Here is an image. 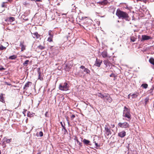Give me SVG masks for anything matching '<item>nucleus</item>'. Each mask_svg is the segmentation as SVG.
<instances>
[{
	"label": "nucleus",
	"instance_id": "nucleus-1",
	"mask_svg": "<svg viewBox=\"0 0 154 154\" xmlns=\"http://www.w3.org/2000/svg\"><path fill=\"white\" fill-rule=\"evenodd\" d=\"M116 14L119 18L124 19L127 21L130 20L128 14L125 12L117 10Z\"/></svg>",
	"mask_w": 154,
	"mask_h": 154
},
{
	"label": "nucleus",
	"instance_id": "nucleus-2",
	"mask_svg": "<svg viewBox=\"0 0 154 154\" xmlns=\"http://www.w3.org/2000/svg\"><path fill=\"white\" fill-rule=\"evenodd\" d=\"M122 116L128 119H129L128 121H129L131 119V115L130 113V110L126 106L124 107Z\"/></svg>",
	"mask_w": 154,
	"mask_h": 154
},
{
	"label": "nucleus",
	"instance_id": "nucleus-3",
	"mask_svg": "<svg viewBox=\"0 0 154 154\" xmlns=\"http://www.w3.org/2000/svg\"><path fill=\"white\" fill-rule=\"evenodd\" d=\"M59 88L60 90L66 91L69 90V86L67 83H64L63 84H60Z\"/></svg>",
	"mask_w": 154,
	"mask_h": 154
},
{
	"label": "nucleus",
	"instance_id": "nucleus-4",
	"mask_svg": "<svg viewBox=\"0 0 154 154\" xmlns=\"http://www.w3.org/2000/svg\"><path fill=\"white\" fill-rule=\"evenodd\" d=\"M130 125L127 122H119L118 124V127L124 128H129Z\"/></svg>",
	"mask_w": 154,
	"mask_h": 154
},
{
	"label": "nucleus",
	"instance_id": "nucleus-5",
	"mask_svg": "<svg viewBox=\"0 0 154 154\" xmlns=\"http://www.w3.org/2000/svg\"><path fill=\"white\" fill-rule=\"evenodd\" d=\"M139 95V94L137 93H136L132 94H130L128 95V98L132 100H134Z\"/></svg>",
	"mask_w": 154,
	"mask_h": 154
},
{
	"label": "nucleus",
	"instance_id": "nucleus-6",
	"mask_svg": "<svg viewBox=\"0 0 154 154\" xmlns=\"http://www.w3.org/2000/svg\"><path fill=\"white\" fill-rule=\"evenodd\" d=\"M48 34L49 36L48 39V41L51 42L52 41V38L53 36V33H52V31L50 30L48 31Z\"/></svg>",
	"mask_w": 154,
	"mask_h": 154
},
{
	"label": "nucleus",
	"instance_id": "nucleus-7",
	"mask_svg": "<svg viewBox=\"0 0 154 154\" xmlns=\"http://www.w3.org/2000/svg\"><path fill=\"white\" fill-rule=\"evenodd\" d=\"M105 134L107 135H109L111 134L110 130L107 125H105Z\"/></svg>",
	"mask_w": 154,
	"mask_h": 154
},
{
	"label": "nucleus",
	"instance_id": "nucleus-8",
	"mask_svg": "<svg viewBox=\"0 0 154 154\" xmlns=\"http://www.w3.org/2000/svg\"><path fill=\"white\" fill-rule=\"evenodd\" d=\"M102 60L97 59L94 65L99 67L100 66L101 63H102Z\"/></svg>",
	"mask_w": 154,
	"mask_h": 154
},
{
	"label": "nucleus",
	"instance_id": "nucleus-9",
	"mask_svg": "<svg viewBox=\"0 0 154 154\" xmlns=\"http://www.w3.org/2000/svg\"><path fill=\"white\" fill-rule=\"evenodd\" d=\"M151 38L150 36L145 35H143L142 36V39L141 41H143L146 40H149Z\"/></svg>",
	"mask_w": 154,
	"mask_h": 154
},
{
	"label": "nucleus",
	"instance_id": "nucleus-10",
	"mask_svg": "<svg viewBox=\"0 0 154 154\" xmlns=\"http://www.w3.org/2000/svg\"><path fill=\"white\" fill-rule=\"evenodd\" d=\"M126 135V132L122 131L118 133V136L121 137H123Z\"/></svg>",
	"mask_w": 154,
	"mask_h": 154
},
{
	"label": "nucleus",
	"instance_id": "nucleus-11",
	"mask_svg": "<svg viewBox=\"0 0 154 154\" xmlns=\"http://www.w3.org/2000/svg\"><path fill=\"white\" fill-rule=\"evenodd\" d=\"M107 94L104 93L103 94H102L101 93H98L97 94V95L99 97H100L102 99H103L104 97H105V96Z\"/></svg>",
	"mask_w": 154,
	"mask_h": 154
},
{
	"label": "nucleus",
	"instance_id": "nucleus-12",
	"mask_svg": "<svg viewBox=\"0 0 154 154\" xmlns=\"http://www.w3.org/2000/svg\"><path fill=\"white\" fill-rule=\"evenodd\" d=\"M105 97L108 98L107 101L111 103L112 102V99L108 94H107L105 96Z\"/></svg>",
	"mask_w": 154,
	"mask_h": 154
},
{
	"label": "nucleus",
	"instance_id": "nucleus-13",
	"mask_svg": "<svg viewBox=\"0 0 154 154\" xmlns=\"http://www.w3.org/2000/svg\"><path fill=\"white\" fill-rule=\"evenodd\" d=\"M83 143L85 145H90V141L89 140H86L85 139H84L82 141Z\"/></svg>",
	"mask_w": 154,
	"mask_h": 154
},
{
	"label": "nucleus",
	"instance_id": "nucleus-14",
	"mask_svg": "<svg viewBox=\"0 0 154 154\" xmlns=\"http://www.w3.org/2000/svg\"><path fill=\"white\" fill-rule=\"evenodd\" d=\"M101 55L104 58H105L107 57V53L106 51H103L102 52L101 54Z\"/></svg>",
	"mask_w": 154,
	"mask_h": 154
},
{
	"label": "nucleus",
	"instance_id": "nucleus-15",
	"mask_svg": "<svg viewBox=\"0 0 154 154\" xmlns=\"http://www.w3.org/2000/svg\"><path fill=\"white\" fill-rule=\"evenodd\" d=\"M38 79L41 81L43 79L42 74L41 72L39 70L38 71Z\"/></svg>",
	"mask_w": 154,
	"mask_h": 154
},
{
	"label": "nucleus",
	"instance_id": "nucleus-16",
	"mask_svg": "<svg viewBox=\"0 0 154 154\" xmlns=\"http://www.w3.org/2000/svg\"><path fill=\"white\" fill-rule=\"evenodd\" d=\"M30 84H32V83L30 82H28L26 83L25 85L23 87V89H27V88L29 87L30 85Z\"/></svg>",
	"mask_w": 154,
	"mask_h": 154
},
{
	"label": "nucleus",
	"instance_id": "nucleus-17",
	"mask_svg": "<svg viewBox=\"0 0 154 154\" xmlns=\"http://www.w3.org/2000/svg\"><path fill=\"white\" fill-rule=\"evenodd\" d=\"M3 140L4 141H5L7 143H9L11 142V139H8L6 137H4L3 138Z\"/></svg>",
	"mask_w": 154,
	"mask_h": 154
},
{
	"label": "nucleus",
	"instance_id": "nucleus-18",
	"mask_svg": "<svg viewBox=\"0 0 154 154\" xmlns=\"http://www.w3.org/2000/svg\"><path fill=\"white\" fill-rule=\"evenodd\" d=\"M20 46L21 48V51H23L25 49V46L21 42L20 43Z\"/></svg>",
	"mask_w": 154,
	"mask_h": 154
},
{
	"label": "nucleus",
	"instance_id": "nucleus-19",
	"mask_svg": "<svg viewBox=\"0 0 154 154\" xmlns=\"http://www.w3.org/2000/svg\"><path fill=\"white\" fill-rule=\"evenodd\" d=\"M0 101L3 103H4L5 102L4 99L3 94H1L0 95Z\"/></svg>",
	"mask_w": 154,
	"mask_h": 154
},
{
	"label": "nucleus",
	"instance_id": "nucleus-20",
	"mask_svg": "<svg viewBox=\"0 0 154 154\" xmlns=\"http://www.w3.org/2000/svg\"><path fill=\"white\" fill-rule=\"evenodd\" d=\"M33 36L34 38H38L39 37V35L38 34L37 32H35L33 34Z\"/></svg>",
	"mask_w": 154,
	"mask_h": 154
},
{
	"label": "nucleus",
	"instance_id": "nucleus-21",
	"mask_svg": "<svg viewBox=\"0 0 154 154\" xmlns=\"http://www.w3.org/2000/svg\"><path fill=\"white\" fill-rule=\"evenodd\" d=\"M17 58V56L15 55H13L9 57V59L11 60H14Z\"/></svg>",
	"mask_w": 154,
	"mask_h": 154
},
{
	"label": "nucleus",
	"instance_id": "nucleus-22",
	"mask_svg": "<svg viewBox=\"0 0 154 154\" xmlns=\"http://www.w3.org/2000/svg\"><path fill=\"white\" fill-rule=\"evenodd\" d=\"M75 140H76L77 143L79 145V146L80 147H81L82 146V143L80 142L78 140V139L75 138Z\"/></svg>",
	"mask_w": 154,
	"mask_h": 154
},
{
	"label": "nucleus",
	"instance_id": "nucleus-23",
	"mask_svg": "<svg viewBox=\"0 0 154 154\" xmlns=\"http://www.w3.org/2000/svg\"><path fill=\"white\" fill-rule=\"evenodd\" d=\"M29 62V60H26L23 63V65L24 66H26L28 64Z\"/></svg>",
	"mask_w": 154,
	"mask_h": 154
},
{
	"label": "nucleus",
	"instance_id": "nucleus-24",
	"mask_svg": "<svg viewBox=\"0 0 154 154\" xmlns=\"http://www.w3.org/2000/svg\"><path fill=\"white\" fill-rule=\"evenodd\" d=\"M149 61L151 64H153L154 63V59L151 58L149 59Z\"/></svg>",
	"mask_w": 154,
	"mask_h": 154
},
{
	"label": "nucleus",
	"instance_id": "nucleus-25",
	"mask_svg": "<svg viewBox=\"0 0 154 154\" xmlns=\"http://www.w3.org/2000/svg\"><path fill=\"white\" fill-rule=\"evenodd\" d=\"M104 63L106 66L108 65L109 63V61L107 60H105L103 61Z\"/></svg>",
	"mask_w": 154,
	"mask_h": 154
},
{
	"label": "nucleus",
	"instance_id": "nucleus-26",
	"mask_svg": "<svg viewBox=\"0 0 154 154\" xmlns=\"http://www.w3.org/2000/svg\"><path fill=\"white\" fill-rule=\"evenodd\" d=\"M141 86L144 88H146L148 87V85L146 84H143Z\"/></svg>",
	"mask_w": 154,
	"mask_h": 154
},
{
	"label": "nucleus",
	"instance_id": "nucleus-27",
	"mask_svg": "<svg viewBox=\"0 0 154 154\" xmlns=\"http://www.w3.org/2000/svg\"><path fill=\"white\" fill-rule=\"evenodd\" d=\"M2 145L3 146V147L4 148H5L6 146V145L5 143V141H4V140H3H3L2 141Z\"/></svg>",
	"mask_w": 154,
	"mask_h": 154
},
{
	"label": "nucleus",
	"instance_id": "nucleus-28",
	"mask_svg": "<svg viewBox=\"0 0 154 154\" xmlns=\"http://www.w3.org/2000/svg\"><path fill=\"white\" fill-rule=\"evenodd\" d=\"M38 134H37L38 136H40V137H42L43 136V132L42 131H40L39 133Z\"/></svg>",
	"mask_w": 154,
	"mask_h": 154
},
{
	"label": "nucleus",
	"instance_id": "nucleus-29",
	"mask_svg": "<svg viewBox=\"0 0 154 154\" xmlns=\"http://www.w3.org/2000/svg\"><path fill=\"white\" fill-rule=\"evenodd\" d=\"M8 20L10 22H12L14 20V18L13 17H10L9 18Z\"/></svg>",
	"mask_w": 154,
	"mask_h": 154
},
{
	"label": "nucleus",
	"instance_id": "nucleus-30",
	"mask_svg": "<svg viewBox=\"0 0 154 154\" xmlns=\"http://www.w3.org/2000/svg\"><path fill=\"white\" fill-rule=\"evenodd\" d=\"M136 38L134 36L131 37V40L132 42H134L136 40Z\"/></svg>",
	"mask_w": 154,
	"mask_h": 154
},
{
	"label": "nucleus",
	"instance_id": "nucleus-31",
	"mask_svg": "<svg viewBox=\"0 0 154 154\" xmlns=\"http://www.w3.org/2000/svg\"><path fill=\"white\" fill-rule=\"evenodd\" d=\"M38 48L40 49L41 50H43L44 49L45 47L44 46H42V45H39L38 46Z\"/></svg>",
	"mask_w": 154,
	"mask_h": 154
},
{
	"label": "nucleus",
	"instance_id": "nucleus-32",
	"mask_svg": "<svg viewBox=\"0 0 154 154\" xmlns=\"http://www.w3.org/2000/svg\"><path fill=\"white\" fill-rule=\"evenodd\" d=\"M6 48V47L3 46L2 45L0 46V50H3Z\"/></svg>",
	"mask_w": 154,
	"mask_h": 154
},
{
	"label": "nucleus",
	"instance_id": "nucleus-33",
	"mask_svg": "<svg viewBox=\"0 0 154 154\" xmlns=\"http://www.w3.org/2000/svg\"><path fill=\"white\" fill-rule=\"evenodd\" d=\"M149 99L148 98H146L145 99V104H146L149 101Z\"/></svg>",
	"mask_w": 154,
	"mask_h": 154
},
{
	"label": "nucleus",
	"instance_id": "nucleus-34",
	"mask_svg": "<svg viewBox=\"0 0 154 154\" xmlns=\"http://www.w3.org/2000/svg\"><path fill=\"white\" fill-rule=\"evenodd\" d=\"M23 5L26 6H27L29 5V4L26 2H24L23 3Z\"/></svg>",
	"mask_w": 154,
	"mask_h": 154
},
{
	"label": "nucleus",
	"instance_id": "nucleus-35",
	"mask_svg": "<svg viewBox=\"0 0 154 154\" xmlns=\"http://www.w3.org/2000/svg\"><path fill=\"white\" fill-rule=\"evenodd\" d=\"M84 71L86 72L87 73H88L89 71L88 69L86 68H85V69L84 70Z\"/></svg>",
	"mask_w": 154,
	"mask_h": 154
},
{
	"label": "nucleus",
	"instance_id": "nucleus-36",
	"mask_svg": "<svg viewBox=\"0 0 154 154\" xmlns=\"http://www.w3.org/2000/svg\"><path fill=\"white\" fill-rule=\"evenodd\" d=\"M60 124H61V125L62 126V127L63 128L62 129H64L65 127L64 126V125L63 124V123L62 122H60Z\"/></svg>",
	"mask_w": 154,
	"mask_h": 154
},
{
	"label": "nucleus",
	"instance_id": "nucleus-37",
	"mask_svg": "<svg viewBox=\"0 0 154 154\" xmlns=\"http://www.w3.org/2000/svg\"><path fill=\"white\" fill-rule=\"evenodd\" d=\"M63 129L64 130V134H66V133L67 132V130L65 128L64 129H62V130H63Z\"/></svg>",
	"mask_w": 154,
	"mask_h": 154
},
{
	"label": "nucleus",
	"instance_id": "nucleus-38",
	"mask_svg": "<svg viewBox=\"0 0 154 154\" xmlns=\"http://www.w3.org/2000/svg\"><path fill=\"white\" fill-rule=\"evenodd\" d=\"M75 117V116L74 115H72L71 116V119H73Z\"/></svg>",
	"mask_w": 154,
	"mask_h": 154
},
{
	"label": "nucleus",
	"instance_id": "nucleus-39",
	"mask_svg": "<svg viewBox=\"0 0 154 154\" xmlns=\"http://www.w3.org/2000/svg\"><path fill=\"white\" fill-rule=\"evenodd\" d=\"M80 68L82 69H84V70L85 69V67L83 66H81Z\"/></svg>",
	"mask_w": 154,
	"mask_h": 154
},
{
	"label": "nucleus",
	"instance_id": "nucleus-40",
	"mask_svg": "<svg viewBox=\"0 0 154 154\" xmlns=\"http://www.w3.org/2000/svg\"><path fill=\"white\" fill-rule=\"evenodd\" d=\"M108 98L107 97H104V98H103V100L104 101H106V100H107Z\"/></svg>",
	"mask_w": 154,
	"mask_h": 154
},
{
	"label": "nucleus",
	"instance_id": "nucleus-41",
	"mask_svg": "<svg viewBox=\"0 0 154 154\" xmlns=\"http://www.w3.org/2000/svg\"><path fill=\"white\" fill-rule=\"evenodd\" d=\"M144 0H137V2H138L139 1L144 2Z\"/></svg>",
	"mask_w": 154,
	"mask_h": 154
},
{
	"label": "nucleus",
	"instance_id": "nucleus-42",
	"mask_svg": "<svg viewBox=\"0 0 154 154\" xmlns=\"http://www.w3.org/2000/svg\"><path fill=\"white\" fill-rule=\"evenodd\" d=\"M5 69L4 68H0V70H4Z\"/></svg>",
	"mask_w": 154,
	"mask_h": 154
},
{
	"label": "nucleus",
	"instance_id": "nucleus-43",
	"mask_svg": "<svg viewBox=\"0 0 154 154\" xmlns=\"http://www.w3.org/2000/svg\"><path fill=\"white\" fill-rule=\"evenodd\" d=\"M99 3L102 5H103L104 3V2H100Z\"/></svg>",
	"mask_w": 154,
	"mask_h": 154
},
{
	"label": "nucleus",
	"instance_id": "nucleus-44",
	"mask_svg": "<svg viewBox=\"0 0 154 154\" xmlns=\"http://www.w3.org/2000/svg\"><path fill=\"white\" fill-rule=\"evenodd\" d=\"M95 145L97 147L98 146L97 143H96V142H95Z\"/></svg>",
	"mask_w": 154,
	"mask_h": 154
},
{
	"label": "nucleus",
	"instance_id": "nucleus-45",
	"mask_svg": "<svg viewBox=\"0 0 154 154\" xmlns=\"http://www.w3.org/2000/svg\"><path fill=\"white\" fill-rule=\"evenodd\" d=\"M41 0H35V2H41Z\"/></svg>",
	"mask_w": 154,
	"mask_h": 154
},
{
	"label": "nucleus",
	"instance_id": "nucleus-46",
	"mask_svg": "<svg viewBox=\"0 0 154 154\" xmlns=\"http://www.w3.org/2000/svg\"><path fill=\"white\" fill-rule=\"evenodd\" d=\"M48 112H46L45 113V116H47V114H48Z\"/></svg>",
	"mask_w": 154,
	"mask_h": 154
},
{
	"label": "nucleus",
	"instance_id": "nucleus-47",
	"mask_svg": "<svg viewBox=\"0 0 154 154\" xmlns=\"http://www.w3.org/2000/svg\"><path fill=\"white\" fill-rule=\"evenodd\" d=\"M61 98L63 100V99H64V97H63V96H61Z\"/></svg>",
	"mask_w": 154,
	"mask_h": 154
},
{
	"label": "nucleus",
	"instance_id": "nucleus-48",
	"mask_svg": "<svg viewBox=\"0 0 154 154\" xmlns=\"http://www.w3.org/2000/svg\"><path fill=\"white\" fill-rule=\"evenodd\" d=\"M153 88H154V87H153V86H152V88H151V89H150V90H152L153 89Z\"/></svg>",
	"mask_w": 154,
	"mask_h": 154
},
{
	"label": "nucleus",
	"instance_id": "nucleus-49",
	"mask_svg": "<svg viewBox=\"0 0 154 154\" xmlns=\"http://www.w3.org/2000/svg\"><path fill=\"white\" fill-rule=\"evenodd\" d=\"M114 126H115V125H112V128L114 127Z\"/></svg>",
	"mask_w": 154,
	"mask_h": 154
},
{
	"label": "nucleus",
	"instance_id": "nucleus-50",
	"mask_svg": "<svg viewBox=\"0 0 154 154\" xmlns=\"http://www.w3.org/2000/svg\"><path fill=\"white\" fill-rule=\"evenodd\" d=\"M66 14H62V15H66Z\"/></svg>",
	"mask_w": 154,
	"mask_h": 154
},
{
	"label": "nucleus",
	"instance_id": "nucleus-51",
	"mask_svg": "<svg viewBox=\"0 0 154 154\" xmlns=\"http://www.w3.org/2000/svg\"><path fill=\"white\" fill-rule=\"evenodd\" d=\"M0 154H1V151L0 150Z\"/></svg>",
	"mask_w": 154,
	"mask_h": 154
},
{
	"label": "nucleus",
	"instance_id": "nucleus-52",
	"mask_svg": "<svg viewBox=\"0 0 154 154\" xmlns=\"http://www.w3.org/2000/svg\"><path fill=\"white\" fill-rule=\"evenodd\" d=\"M2 7H4V5H2Z\"/></svg>",
	"mask_w": 154,
	"mask_h": 154
},
{
	"label": "nucleus",
	"instance_id": "nucleus-53",
	"mask_svg": "<svg viewBox=\"0 0 154 154\" xmlns=\"http://www.w3.org/2000/svg\"><path fill=\"white\" fill-rule=\"evenodd\" d=\"M8 85H10V84H8Z\"/></svg>",
	"mask_w": 154,
	"mask_h": 154
},
{
	"label": "nucleus",
	"instance_id": "nucleus-54",
	"mask_svg": "<svg viewBox=\"0 0 154 154\" xmlns=\"http://www.w3.org/2000/svg\"><path fill=\"white\" fill-rule=\"evenodd\" d=\"M8 85H10V84H8Z\"/></svg>",
	"mask_w": 154,
	"mask_h": 154
},
{
	"label": "nucleus",
	"instance_id": "nucleus-55",
	"mask_svg": "<svg viewBox=\"0 0 154 154\" xmlns=\"http://www.w3.org/2000/svg\"><path fill=\"white\" fill-rule=\"evenodd\" d=\"M110 77H111V75H110Z\"/></svg>",
	"mask_w": 154,
	"mask_h": 154
},
{
	"label": "nucleus",
	"instance_id": "nucleus-56",
	"mask_svg": "<svg viewBox=\"0 0 154 154\" xmlns=\"http://www.w3.org/2000/svg\"><path fill=\"white\" fill-rule=\"evenodd\" d=\"M153 65H154V63L153 64Z\"/></svg>",
	"mask_w": 154,
	"mask_h": 154
},
{
	"label": "nucleus",
	"instance_id": "nucleus-57",
	"mask_svg": "<svg viewBox=\"0 0 154 154\" xmlns=\"http://www.w3.org/2000/svg\"><path fill=\"white\" fill-rule=\"evenodd\" d=\"M35 0H32V1H35Z\"/></svg>",
	"mask_w": 154,
	"mask_h": 154
}]
</instances>
